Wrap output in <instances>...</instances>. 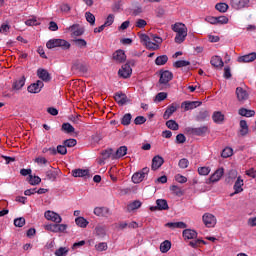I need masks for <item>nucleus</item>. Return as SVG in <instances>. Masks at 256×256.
Returning <instances> with one entry per match:
<instances>
[{"mask_svg":"<svg viewBox=\"0 0 256 256\" xmlns=\"http://www.w3.org/2000/svg\"><path fill=\"white\" fill-rule=\"evenodd\" d=\"M127 155V146H121L117 149L115 154L112 155L113 159H121Z\"/></svg>","mask_w":256,"mask_h":256,"instance_id":"nucleus-25","label":"nucleus"},{"mask_svg":"<svg viewBox=\"0 0 256 256\" xmlns=\"http://www.w3.org/2000/svg\"><path fill=\"white\" fill-rule=\"evenodd\" d=\"M200 243H203V245H207V242H205L204 240H201V239L190 241L189 245H190V247H193V249H197V247H199Z\"/></svg>","mask_w":256,"mask_h":256,"instance_id":"nucleus-53","label":"nucleus"},{"mask_svg":"<svg viewBox=\"0 0 256 256\" xmlns=\"http://www.w3.org/2000/svg\"><path fill=\"white\" fill-rule=\"evenodd\" d=\"M145 45H146V47H147L148 49H152L153 51L159 49V44H157V43H155V42H151V40L148 41V42H146Z\"/></svg>","mask_w":256,"mask_h":256,"instance_id":"nucleus-60","label":"nucleus"},{"mask_svg":"<svg viewBox=\"0 0 256 256\" xmlns=\"http://www.w3.org/2000/svg\"><path fill=\"white\" fill-rule=\"evenodd\" d=\"M101 155H102V157H103V159H109V158H111L112 157V159H113V149H106V150H104V151H102V153H101Z\"/></svg>","mask_w":256,"mask_h":256,"instance_id":"nucleus-51","label":"nucleus"},{"mask_svg":"<svg viewBox=\"0 0 256 256\" xmlns=\"http://www.w3.org/2000/svg\"><path fill=\"white\" fill-rule=\"evenodd\" d=\"M210 63H211V66H212V67H216V68H219V67H220V69H221V68L223 67V65H224L223 59H222L220 56H213V57L211 58Z\"/></svg>","mask_w":256,"mask_h":256,"instance_id":"nucleus-26","label":"nucleus"},{"mask_svg":"<svg viewBox=\"0 0 256 256\" xmlns=\"http://www.w3.org/2000/svg\"><path fill=\"white\" fill-rule=\"evenodd\" d=\"M199 175H209L211 173V168L209 167H200L198 168Z\"/></svg>","mask_w":256,"mask_h":256,"instance_id":"nucleus-59","label":"nucleus"},{"mask_svg":"<svg viewBox=\"0 0 256 256\" xmlns=\"http://www.w3.org/2000/svg\"><path fill=\"white\" fill-rule=\"evenodd\" d=\"M94 215H97V217H107V215H109V208H107V207H96L94 209Z\"/></svg>","mask_w":256,"mask_h":256,"instance_id":"nucleus-24","label":"nucleus"},{"mask_svg":"<svg viewBox=\"0 0 256 256\" xmlns=\"http://www.w3.org/2000/svg\"><path fill=\"white\" fill-rule=\"evenodd\" d=\"M178 166L180 169H187L189 167V160L187 158L180 159Z\"/></svg>","mask_w":256,"mask_h":256,"instance_id":"nucleus-52","label":"nucleus"},{"mask_svg":"<svg viewBox=\"0 0 256 256\" xmlns=\"http://www.w3.org/2000/svg\"><path fill=\"white\" fill-rule=\"evenodd\" d=\"M73 177H87L89 170L87 169H75L72 171Z\"/></svg>","mask_w":256,"mask_h":256,"instance_id":"nucleus-31","label":"nucleus"},{"mask_svg":"<svg viewBox=\"0 0 256 256\" xmlns=\"http://www.w3.org/2000/svg\"><path fill=\"white\" fill-rule=\"evenodd\" d=\"M73 43L76 47H79V49H85V47H87V41L82 38L74 39Z\"/></svg>","mask_w":256,"mask_h":256,"instance_id":"nucleus-34","label":"nucleus"},{"mask_svg":"<svg viewBox=\"0 0 256 256\" xmlns=\"http://www.w3.org/2000/svg\"><path fill=\"white\" fill-rule=\"evenodd\" d=\"M172 31L176 33L174 38L175 43L181 45L187 39V26L181 22H176L171 26Z\"/></svg>","mask_w":256,"mask_h":256,"instance_id":"nucleus-1","label":"nucleus"},{"mask_svg":"<svg viewBox=\"0 0 256 256\" xmlns=\"http://www.w3.org/2000/svg\"><path fill=\"white\" fill-rule=\"evenodd\" d=\"M249 133V126L247 125V121L241 120L240 121V135L245 137Z\"/></svg>","mask_w":256,"mask_h":256,"instance_id":"nucleus-30","label":"nucleus"},{"mask_svg":"<svg viewBox=\"0 0 256 256\" xmlns=\"http://www.w3.org/2000/svg\"><path fill=\"white\" fill-rule=\"evenodd\" d=\"M232 156H233V148L226 147L222 150L221 157H223V159H227Z\"/></svg>","mask_w":256,"mask_h":256,"instance_id":"nucleus-39","label":"nucleus"},{"mask_svg":"<svg viewBox=\"0 0 256 256\" xmlns=\"http://www.w3.org/2000/svg\"><path fill=\"white\" fill-rule=\"evenodd\" d=\"M15 227H23L25 225V219L23 217L16 218L14 220Z\"/></svg>","mask_w":256,"mask_h":256,"instance_id":"nucleus-61","label":"nucleus"},{"mask_svg":"<svg viewBox=\"0 0 256 256\" xmlns=\"http://www.w3.org/2000/svg\"><path fill=\"white\" fill-rule=\"evenodd\" d=\"M86 21L90 23V25H95V15L91 12L85 13Z\"/></svg>","mask_w":256,"mask_h":256,"instance_id":"nucleus-50","label":"nucleus"},{"mask_svg":"<svg viewBox=\"0 0 256 256\" xmlns=\"http://www.w3.org/2000/svg\"><path fill=\"white\" fill-rule=\"evenodd\" d=\"M63 145H65V147H75L77 140L73 138L67 139L63 142Z\"/></svg>","mask_w":256,"mask_h":256,"instance_id":"nucleus-55","label":"nucleus"},{"mask_svg":"<svg viewBox=\"0 0 256 256\" xmlns=\"http://www.w3.org/2000/svg\"><path fill=\"white\" fill-rule=\"evenodd\" d=\"M170 191H172V193H174V195H177L178 197H181V195H183V190H181L180 187L177 185H172L170 187Z\"/></svg>","mask_w":256,"mask_h":256,"instance_id":"nucleus-49","label":"nucleus"},{"mask_svg":"<svg viewBox=\"0 0 256 256\" xmlns=\"http://www.w3.org/2000/svg\"><path fill=\"white\" fill-rule=\"evenodd\" d=\"M44 217L47 221H53V223H61V221H63L58 213L51 210L46 211Z\"/></svg>","mask_w":256,"mask_h":256,"instance_id":"nucleus-9","label":"nucleus"},{"mask_svg":"<svg viewBox=\"0 0 256 256\" xmlns=\"http://www.w3.org/2000/svg\"><path fill=\"white\" fill-rule=\"evenodd\" d=\"M251 0H230V6L232 9H236V11H239L241 9H246L249 7V3Z\"/></svg>","mask_w":256,"mask_h":256,"instance_id":"nucleus-5","label":"nucleus"},{"mask_svg":"<svg viewBox=\"0 0 256 256\" xmlns=\"http://www.w3.org/2000/svg\"><path fill=\"white\" fill-rule=\"evenodd\" d=\"M131 119H133V116L131 115V113L125 114L121 119V125H124V126L131 125Z\"/></svg>","mask_w":256,"mask_h":256,"instance_id":"nucleus-41","label":"nucleus"},{"mask_svg":"<svg viewBox=\"0 0 256 256\" xmlns=\"http://www.w3.org/2000/svg\"><path fill=\"white\" fill-rule=\"evenodd\" d=\"M28 182L31 185H39V183H41V178L39 176L29 175L28 176Z\"/></svg>","mask_w":256,"mask_h":256,"instance_id":"nucleus-46","label":"nucleus"},{"mask_svg":"<svg viewBox=\"0 0 256 256\" xmlns=\"http://www.w3.org/2000/svg\"><path fill=\"white\" fill-rule=\"evenodd\" d=\"M44 86H45V84L43 83V81L38 80L37 82L28 86V92L29 93H41V89H43Z\"/></svg>","mask_w":256,"mask_h":256,"instance_id":"nucleus-13","label":"nucleus"},{"mask_svg":"<svg viewBox=\"0 0 256 256\" xmlns=\"http://www.w3.org/2000/svg\"><path fill=\"white\" fill-rule=\"evenodd\" d=\"M25 23L28 27H35L37 25H41V23H39V21H37V18L28 19V20H26Z\"/></svg>","mask_w":256,"mask_h":256,"instance_id":"nucleus-54","label":"nucleus"},{"mask_svg":"<svg viewBox=\"0 0 256 256\" xmlns=\"http://www.w3.org/2000/svg\"><path fill=\"white\" fill-rule=\"evenodd\" d=\"M175 181H177V183H181V184L187 183V177H185V176H183L181 174H177L175 176Z\"/></svg>","mask_w":256,"mask_h":256,"instance_id":"nucleus-63","label":"nucleus"},{"mask_svg":"<svg viewBox=\"0 0 256 256\" xmlns=\"http://www.w3.org/2000/svg\"><path fill=\"white\" fill-rule=\"evenodd\" d=\"M72 71H79V73H87L88 68L85 64L81 63V61L76 60L72 64Z\"/></svg>","mask_w":256,"mask_h":256,"instance_id":"nucleus-16","label":"nucleus"},{"mask_svg":"<svg viewBox=\"0 0 256 256\" xmlns=\"http://www.w3.org/2000/svg\"><path fill=\"white\" fill-rule=\"evenodd\" d=\"M143 179H145V177L143 176V174L141 172H136L132 176L133 183H141V181H143Z\"/></svg>","mask_w":256,"mask_h":256,"instance_id":"nucleus-45","label":"nucleus"},{"mask_svg":"<svg viewBox=\"0 0 256 256\" xmlns=\"http://www.w3.org/2000/svg\"><path fill=\"white\" fill-rule=\"evenodd\" d=\"M69 29H70L72 35H74V37H81V35H83L85 33V30L83 28L79 27V25H77V24L70 26Z\"/></svg>","mask_w":256,"mask_h":256,"instance_id":"nucleus-23","label":"nucleus"},{"mask_svg":"<svg viewBox=\"0 0 256 256\" xmlns=\"http://www.w3.org/2000/svg\"><path fill=\"white\" fill-rule=\"evenodd\" d=\"M56 149L59 155H67V146H65V144L58 145Z\"/></svg>","mask_w":256,"mask_h":256,"instance_id":"nucleus-56","label":"nucleus"},{"mask_svg":"<svg viewBox=\"0 0 256 256\" xmlns=\"http://www.w3.org/2000/svg\"><path fill=\"white\" fill-rule=\"evenodd\" d=\"M202 221L205 227H208V228L215 227V225H217V218L215 217V215L211 213H205L202 216Z\"/></svg>","mask_w":256,"mask_h":256,"instance_id":"nucleus-4","label":"nucleus"},{"mask_svg":"<svg viewBox=\"0 0 256 256\" xmlns=\"http://www.w3.org/2000/svg\"><path fill=\"white\" fill-rule=\"evenodd\" d=\"M46 177L49 181H55L57 179V172L53 170L46 171Z\"/></svg>","mask_w":256,"mask_h":256,"instance_id":"nucleus-48","label":"nucleus"},{"mask_svg":"<svg viewBox=\"0 0 256 256\" xmlns=\"http://www.w3.org/2000/svg\"><path fill=\"white\" fill-rule=\"evenodd\" d=\"M37 77H39L41 81H44V83H49V81H51V74L49 71L43 68H39L37 70Z\"/></svg>","mask_w":256,"mask_h":256,"instance_id":"nucleus-12","label":"nucleus"},{"mask_svg":"<svg viewBox=\"0 0 256 256\" xmlns=\"http://www.w3.org/2000/svg\"><path fill=\"white\" fill-rule=\"evenodd\" d=\"M173 80V73L169 70L162 71L160 74L159 83L161 85H167L169 81Z\"/></svg>","mask_w":256,"mask_h":256,"instance_id":"nucleus-10","label":"nucleus"},{"mask_svg":"<svg viewBox=\"0 0 256 256\" xmlns=\"http://www.w3.org/2000/svg\"><path fill=\"white\" fill-rule=\"evenodd\" d=\"M202 102L200 101H185L182 103L181 107L184 108L185 111H191L193 109H197V107H201Z\"/></svg>","mask_w":256,"mask_h":256,"instance_id":"nucleus-11","label":"nucleus"},{"mask_svg":"<svg viewBox=\"0 0 256 256\" xmlns=\"http://www.w3.org/2000/svg\"><path fill=\"white\" fill-rule=\"evenodd\" d=\"M168 61H169V57L167 55H161L155 59V64L161 66V65H165V63H167Z\"/></svg>","mask_w":256,"mask_h":256,"instance_id":"nucleus-37","label":"nucleus"},{"mask_svg":"<svg viewBox=\"0 0 256 256\" xmlns=\"http://www.w3.org/2000/svg\"><path fill=\"white\" fill-rule=\"evenodd\" d=\"M209 119V111L202 110L199 112V114L196 116L197 121H207Z\"/></svg>","mask_w":256,"mask_h":256,"instance_id":"nucleus-35","label":"nucleus"},{"mask_svg":"<svg viewBox=\"0 0 256 256\" xmlns=\"http://www.w3.org/2000/svg\"><path fill=\"white\" fill-rule=\"evenodd\" d=\"M46 231H51L52 233H57V224H48L44 226Z\"/></svg>","mask_w":256,"mask_h":256,"instance_id":"nucleus-64","label":"nucleus"},{"mask_svg":"<svg viewBox=\"0 0 256 256\" xmlns=\"http://www.w3.org/2000/svg\"><path fill=\"white\" fill-rule=\"evenodd\" d=\"M114 21H115V16L113 14L108 15V17L104 23L105 27H109V26L113 25Z\"/></svg>","mask_w":256,"mask_h":256,"instance_id":"nucleus-58","label":"nucleus"},{"mask_svg":"<svg viewBox=\"0 0 256 256\" xmlns=\"http://www.w3.org/2000/svg\"><path fill=\"white\" fill-rule=\"evenodd\" d=\"M188 65H191V62L187 61V60H179L174 62L173 66L176 69H181V67H188Z\"/></svg>","mask_w":256,"mask_h":256,"instance_id":"nucleus-42","label":"nucleus"},{"mask_svg":"<svg viewBox=\"0 0 256 256\" xmlns=\"http://www.w3.org/2000/svg\"><path fill=\"white\" fill-rule=\"evenodd\" d=\"M67 253H69V248L60 247L59 249H57L55 251L54 255H56V256H65V255H67Z\"/></svg>","mask_w":256,"mask_h":256,"instance_id":"nucleus-47","label":"nucleus"},{"mask_svg":"<svg viewBox=\"0 0 256 256\" xmlns=\"http://www.w3.org/2000/svg\"><path fill=\"white\" fill-rule=\"evenodd\" d=\"M238 113L241 117H255V110H249L247 108H240Z\"/></svg>","mask_w":256,"mask_h":256,"instance_id":"nucleus-29","label":"nucleus"},{"mask_svg":"<svg viewBox=\"0 0 256 256\" xmlns=\"http://www.w3.org/2000/svg\"><path fill=\"white\" fill-rule=\"evenodd\" d=\"M47 49H55V47H61L62 49H71V44L65 39H50L46 43Z\"/></svg>","mask_w":256,"mask_h":256,"instance_id":"nucleus-2","label":"nucleus"},{"mask_svg":"<svg viewBox=\"0 0 256 256\" xmlns=\"http://www.w3.org/2000/svg\"><path fill=\"white\" fill-rule=\"evenodd\" d=\"M167 97V93L166 92H160L156 95L155 97V101H157L158 103H161V101H165V98Z\"/></svg>","mask_w":256,"mask_h":256,"instance_id":"nucleus-57","label":"nucleus"},{"mask_svg":"<svg viewBox=\"0 0 256 256\" xmlns=\"http://www.w3.org/2000/svg\"><path fill=\"white\" fill-rule=\"evenodd\" d=\"M215 9L220 13H227V9H229V5H227V3H217L215 5Z\"/></svg>","mask_w":256,"mask_h":256,"instance_id":"nucleus-43","label":"nucleus"},{"mask_svg":"<svg viewBox=\"0 0 256 256\" xmlns=\"http://www.w3.org/2000/svg\"><path fill=\"white\" fill-rule=\"evenodd\" d=\"M165 163V160L161 156H154L152 159V165L151 169L152 171H157V169H160L162 165Z\"/></svg>","mask_w":256,"mask_h":256,"instance_id":"nucleus-15","label":"nucleus"},{"mask_svg":"<svg viewBox=\"0 0 256 256\" xmlns=\"http://www.w3.org/2000/svg\"><path fill=\"white\" fill-rule=\"evenodd\" d=\"M75 223L78 227H81L82 229H85L89 225V221L85 219L84 217H77L75 219Z\"/></svg>","mask_w":256,"mask_h":256,"instance_id":"nucleus-33","label":"nucleus"},{"mask_svg":"<svg viewBox=\"0 0 256 256\" xmlns=\"http://www.w3.org/2000/svg\"><path fill=\"white\" fill-rule=\"evenodd\" d=\"M256 59V53L252 52L250 54H246L244 56L238 57V63H253Z\"/></svg>","mask_w":256,"mask_h":256,"instance_id":"nucleus-18","label":"nucleus"},{"mask_svg":"<svg viewBox=\"0 0 256 256\" xmlns=\"http://www.w3.org/2000/svg\"><path fill=\"white\" fill-rule=\"evenodd\" d=\"M243 185V179H241V176H239L236 182L234 183V192L230 194V197H233V195H238V193H243Z\"/></svg>","mask_w":256,"mask_h":256,"instance_id":"nucleus-14","label":"nucleus"},{"mask_svg":"<svg viewBox=\"0 0 256 256\" xmlns=\"http://www.w3.org/2000/svg\"><path fill=\"white\" fill-rule=\"evenodd\" d=\"M132 74L133 69H131V65H129V63L122 65L121 69L118 71V75L119 77H122V79H129Z\"/></svg>","mask_w":256,"mask_h":256,"instance_id":"nucleus-6","label":"nucleus"},{"mask_svg":"<svg viewBox=\"0 0 256 256\" xmlns=\"http://www.w3.org/2000/svg\"><path fill=\"white\" fill-rule=\"evenodd\" d=\"M165 227H169V229H187V224L185 222H168Z\"/></svg>","mask_w":256,"mask_h":256,"instance_id":"nucleus-22","label":"nucleus"},{"mask_svg":"<svg viewBox=\"0 0 256 256\" xmlns=\"http://www.w3.org/2000/svg\"><path fill=\"white\" fill-rule=\"evenodd\" d=\"M62 131H64V133H75V128L69 123H64L62 124Z\"/></svg>","mask_w":256,"mask_h":256,"instance_id":"nucleus-44","label":"nucleus"},{"mask_svg":"<svg viewBox=\"0 0 256 256\" xmlns=\"http://www.w3.org/2000/svg\"><path fill=\"white\" fill-rule=\"evenodd\" d=\"M183 238L185 239V241H187V239H197V231L193 230V229H185L182 232Z\"/></svg>","mask_w":256,"mask_h":256,"instance_id":"nucleus-21","label":"nucleus"},{"mask_svg":"<svg viewBox=\"0 0 256 256\" xmlns=\"http://www.w3.org/2000/svg\"><path fill=\"white\" fill-rule=\"evenodd\" d=\"M169 204L165 199L156 200V206H151L150 211H168Z\"/></svg>","mask_w":256,"mask_h":256,"instance_id":"nucleus-7","label":"nucleus"},{"mask_svg":"<svg viewBox=\"0 0 256 256\" xmlns=\"http://www.w3.org/2000/svg\"><path fill=\"white\" fill-rule=\"evenodd\" d=\"M166 127L172 131H179V124L175 120H168L166 122Z\"/></svg>","mask_w":256,"mask_h":256,"instance_id":"nucleus-38","label":"nucleus"},{"mask_svg":"<svg viewBox=\"0 0 256 256\" xmlns=\"http://www.w3.org/2000/svg\"><path fill=\"white\" fill-rule=\"evenodd\" d=\"M185 131L188 135H196V137H203V135H207V133H209V126H201L198 128L187 127Z\"/></svg>","mask_w":256,"mask_h":256,"instance_id":"nucleus-3","label":"nucleus"},{"mask_svg":"<svg viewBox=\"0 0 256 256\" xmlns=\"http://www.w3.org/2000/svg\"><path fill=\"white\" fill-rule=\"evenodd\" d=\"M25 76H22L19 80H16L13 85H12V89H15L16 91H19V89H23V87L25 86Z\"/></svg>","mask_w":256,"mask_h":256,"instance_id":"nucleus-28","label":"nucleus"},{"mask_svg":"<svg viewBox=\"0 0 256 256\" xmlns=\"http://www.w3.org/2000/svg\"><path fill=\"white\" fill-rule=\"evenodd\" d=\"M236 97H237V100L239 101V103L243 104V103H245V101H247V99H249V92H247V90H245L241 87H237L236 88Z\"/></svg>","mask_w":256,"mask_h":256,"instance_id":"nucleus-8","label":"nucleus"},{"mask_svg":"<svg viewBox=\"0 0 256 256\" xmlns=\"http://www.w3.org/2000/svg\"><path fill=\"white\" fill-rule=\"evenodd\" d=\"M147 118H145V116H137L134 120V123L136 125H143V123H146Z\"/></svg>","mask_w":256,"mask_h":256,"instance_id":"nucleus-62","label":"nucleus"},{"mask_svg":"<svg viewBox=\"0 0 256 256\" xmlns=\"http://www.w3.org/2000/svg\"><path fill=\"white\" fill-rule=\"evenodd\" d=\"M142 203L139 200L133 201L132 203L128 204L127 211H135L136 209H139L141 207Z\"/></svg>","mask_w":256,"mask_h":256,"instance_id":"nucleus-36","label":"nucleus"},{"mask_svg":"<svg viewBox=\"0 0 256 256\" xmlns=\"http://www.w3.org/2000/svg\"><path fill=\"white\" fill-rule=\"evenodd\" d=\"M169 249H171V242L169 240H166L160 244L161 253H167Z\"/></svg>","mask_w":256,"mask_h":256,"instance_id":"nucleus-40","label":"nucleus"},{"mask_svg":"<svg viewBox=\"0 0 256 256\" xmlns=\"http://www.w3.org/2000/svg\"><path fill=\"white\" fill-rule=\"evenodd\" d=\"M223 175H225V170L223 168H219L210 176V181L212 183H217V181L221 180Z\"/></svg>","mask_w":256,"mask_h":256,"instance_id":"nucleus-19","label":"nucleus"},{"mask_svg":"<svg viewBox=\"0 0 256 256\" xmlns=\"http://www.w3.org/2000/svg\"><path fill=\"white\" fill-rule=\"evenodd\" d=\"M212 119H213L214 123L221 124V123H223V121H225V115H223V113H221V111H216L213 113Z\"/></svg>","mask_w":256,"mask_h":256,"instance_id":"nucleus-27","label":"nucleus"},{"mask_svg":"<svg viewBox=\"0 0 256 256\" xmlns=\"http://www.w3.org/2000/svg\"><path fill=\"white\" fill-rule=\"evenodd\" d=\"M113 59L116 61V63H125L127 60V55H125V51L123 50H117L113 54Z\"/></svg>","mask_w":256,"mask_h":256,"instance_id":"nucleus-17","label":"nucleus"},{"mask_svg":"<svg viewBox=\"0 0 256 256\" xmlns=\"http://www.w3.org/2000/svg\"><path fill=\"white\" fill-rule=\"evenodd\" d=\"M114 99L116 103H118V105H121V106L129 103V98H127V95L123 93H116L114 96Z\"/></svg>","mask_w":256,"mask_h":256,"instance_id":"nucleus-20","label":"nucleus"},{"mask_svg":"<svg viewBox=\"0 0 256 256\" xmlns=\"http://www.w3.org/2000/svg\"><path fill=\"white\" fill-rule=\"evenodd\" d=\"M175 111H177V106H175V104H172L164 112V115H163L164 119H169V117H171V115H173Z\"/></svg>","mask_w":256,"mask_h":256,"instance_id":"nucleus-32","label":"nucleus"}]
</instances>
